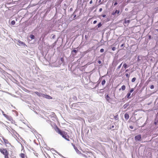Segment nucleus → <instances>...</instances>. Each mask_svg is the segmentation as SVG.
I'll return each instance as SVG.
<instances>
[{
    "instance_id": "obj_5",
    "label": "nucleus",
    "mask_w": 158,
    "mask_h": 158,
    "mask_svg": "<svg viewBox=\"0 0 158 158\" xmlns=\"http://www.w3.org/2000/svg\"><path fill=\"white\" fill-rule=\"evenodd\" d=\"M6 118L10 121H11L12 123H15V121L13 120L12 118L11 117L8 116V117Z\"/></svg>"
},
{
    "instance_id": "obj_11",
    "label": "nucleus",
    "mask_w": 158,
    "mask_h": 158,
    "mask_svg": "<svg viewBox=\"0 0 158 158\" xmlns=\"http://www.w3.org/2000/svg\"><path fill=\"white\" fill-rule=\"evenodd\" d=\"M124 117L125 119L127 120L129 118V115L127 113H126L124 115Z\"/></svg>"
},
{
    "instance_id": "obj_4",
    "label": "nucleus",
    "mask_w": 158,
    "mask_h": 158,
    "mask_svg": "<svg viewBox=\"0 0 158 158\" xmlns=\"http://www.w3.org/2000/svg\"><path fill=\"white\" fill-rule=\"evenodd\" d=\"M43 97L45 98L48 99H52V98L51 96L47 94H43Z\"/></svg>"
},
{
    "instance_id": "obj_14",
    "label": "nucleus",
    "mask_w": 158,
    "mask_h": 158,
    "mask_svg": "<svg viewBox=\"0 0 158 158\" xmlns=\"http://www.w3.org/2000/svg\"><path fill=\"white\" fill-rule=\"evenodd\" d=\"M126 89V87H125V86L124 85H123L122 86V87H121V88H120L119 89V91L121 90V89H122V90H125Z\"/></svg>"
},
{
    "instance_id": "obj_18",
    "label": "nucleus",
    "mask_w": 158,
    "mask_h": 158,
    "mask_svg": "<svg viewBox=\"0 0 158 158\" xmlns=\"http://www.w3.org/2000/svg\"><path fill=\"white\" fill-rule=\"evenodd\" d=\"M130 20H127L126 19H125L124 23L125 24L129 23H130Z\"/></svg>"
},
{
    "instance_id": "obj_26",
    "label": "nucleus",
    "mask_w": 158,
    "mask_h": 158,
    "mask_svg": "<svg viewBox=\"0 0 158 158\" xmlns=\"http://www.w3.org/2000/svg\"><path fill=\"white\" fill-rule=\"evenodd\" d=\"M114 118L115 120H118V115L117 114L116 116H114Z\"/></svg>"
},
{
    "instance_id": "obj_9",
    "label": "nucleus",
    "mask_w": 158,
    "mask_h": 158,
    "mask_svg": "<svg viewBox=\"0 0 158 158\" xmlns=\"http://www.w3.org/2000/svg\"><path fill=\"white\" fill-rule=\"evenodd\" d=\"M78 11V10H75V12H74V13L72 15V17L73 16V19H76L75 17L77 16L76 13L77 12V11Z\"/></svg>"
},
{
    "instance_id": "obj_53",
    "label": "nucleus",
    "mask_w": 158,
    "mask_h": 158,
    "mask_svg": "<svg viewBox=\"0 0 158 158\" xmlns=\"http://www.w3.org/2000/svg\"><path fill=\"white\" fill-rule=\"evenodd\" d=\"M156 30L158 31V29H156Z\"/></svg>"
},
{
    "instance_id": "obj_16",
    "label": "nucleus",
    "mask_w": 158,
    "mask_h": 158,
    "mask_svg": "<svg viewBox=\"0 0 158 158\" xmlns=\"http://www.w3.org/2000/svg\"><path fill=\"white\" fill-rule=\"evenodd\" d=\"M106 100L108 101H109L110 100V97L108 96V95H107L106 97Z\"/></svg>"
},
{
    "instance_id": "obj_41",
    "label": "nucleus",
    "mask_w": 158,
    "mask_h": 158,
    "mask_svg": "<svg viewBox=\"0 0 158 158\" xmlns=\"http://www.w3.org/2000/svg\"><path fill=\"white\" fill-rule=\"evenodd\" d=\"M124 44H123L121 45V47H122L123 46H124Z\"/></svg>"
},
{
    "instance_id": "obj_50",
    "label": "nucleus",
    "mask_w": 158,
    "mask_h": 158,
    "mask_svg": "<svg viewBox=\"0 0 158 158\" xmlns=\"http://www.w3.org/2000/svg\"><path fill=\"white\" fill-rule=\"evenodd\" d=\"M149 38H151V35H149Z\"/></svg>"
},
{
    "instance_id": "obj_42",
    "label": "nucleus",
    "mask_w": 158,
    "mask_h": 158,
    "mask_svg": "<svg viewBox=\"0 0 158 158\" xmlns=\"http://www.w3.org/2000/svg\"><path fill=\"white\" fill-rule=\"evenodd\" d=\"M5 158H9L8 155L5 156Z\"/></svg>"
},
{
    "instance_id": "obj_44",
    "label": "nucleus",
    "mask_w": 158,
    "mask_h": 158,
    "mask_svg": "<svg viewBox=\"0 0 158 158\" xmlns=\"http://www.w3.org/2000/svg\"><path fill=\"white\" fill-rule=\"evenodd\" d=\"M56 36L55 35H53L52 37V39H54L55 38Z\"/></svg>"
},
{
    "instance_id": "obj_54",
    "label": "nucleus",
    "mask_w": 158,
    "mask_h": 158,
    "mask_svg": "<svg viewBox=\"0 0 158 158\" xmlns=\"http://www.w3.org/2000/svg\"><path fill=\"white\" fill-rule=\"evenodd\" d=\"M154 123L155 124H156V122H155Z\"/></svg>"
},
{
    "instance_id": "obj_57",
    "label": "nucleus",
    "mask_w": 158,
    "mask_h": 158,
    "mask_svg": "<svg viewBox=\"0 0 158 158\" xmlns=\"http://www.w3.org/2000/svg\"><path fill=\"white\" fill-rule=\"evenodd\" d=\"M79 17V16H77V17Z\"/></svg>"
},
{
    "instance_id": "obj_2",
    "label": "nucleus",
    "mask_w": 158,
    "mask_h": 158,
    "mask_svg": "<svg viewBox=\"0 0 158 158\" xmlns=\"http://www.w3.org/2000/svg\"><path fill=\"white\" fill-rule=\"evenodd\" d=\"M1 152L5 155V156L8 155V153L6 149H0Z\"/></svg>"
},
{
    "instance_id": "obj_27",
    "label": "nucleus",
    "mask_w": 158,
    "mask_h": 158,
    "mask_svg": "<svg viewBox=\"0 0 158 158\" xmlns=\"http://www.w3.org/2000/svg\"><path fill=\"white\" fill-rule=\"evenodd\" d=\"M15 21L14 20L12 21L11 22V23L12 25H14L15 24Z\"/></svg>"
},
{
    "instance_id": "obj_25",
    "label": "nucleus",
    "mask_w": 158,
    "mask_h": 158,
    "mask_svg": "<svg viewBox=\"0 0 158 158\" xmlns=\"http://www.w3.org/2000/svg\"><path fill=\"white\" fill-rule=\"evenodd\" d=\"M106 83V81L105 80H103L102 82V85H104Z\"/></svg>"
},
{
    "instance_id": "obj_23",
    "label": "nucleus",
    "mask_w": 158,
    "mask_h": 158,
    "mask_svg": "<svg viewBox=\"0 0 158 158\" xmlns=\"http://www.w3.org/2000/svg\"><path fill=\"white\" fill-rule=\"evenodd\" d=\"M77 49V48H76V49H74V50H73L72 52H74L75 53H77V52L78 51V49Z\"/></svg>"
},
{
    "instance_id": "obj_38",
    "label": "nucleus",
    "mask_w": 158,
    "mask_h": 158,
    "mask_svg": "<svg viewBox=\"0 0 158 158\" xmlns=\"http://www.w3.org/2000/svg\"><path fill=\"white\" fill-rule=\"evenodd\" d=\"M97 21L96 20H95L93 22V23L94 24H95L96 23H97Z\"/></svg>"
},
{
    "instance_id": "obj_32",
    "label": "nucleus",
    "mask_w": 158,
    "mask_h": 158,
    "mask_svg": "<svg viewBox=\"0 0 158 158\" xmlns=\"http://www.w3.org/2000/svg\"><path fill=\"white\" fill-rule=\"evenodd\" d=\"M60 61H62V62L64 61V59L63 57H61L60 59Z\"/></svg>"
},
{
    "instance_id": "obj_51",
    "label": "nucleus",
    "mask_w": 158,
    "mask_h": 158,
    "mask_svg": "<svg viewBox=\"0 0 158 158\" xmlns=\"http://www.w3.org/2000/svg\"><path fill=\"white\" fill-rule=\"evenodd\" d=\"M99 10H102V8H100V9H99Z\"/></svg>"
},
{
    "instance_id": "obj_45",
    "label": "nucleus",
    "mask_w": 158,
    "mask_h": 158,
    "mask_svg": "<svg viewBox=\"0 0 158 158\" xmlns=\"http://www.w3.org/2000/svg\"><path fill=\"white\" fill-rule=\"evenodd\" d=\"M92 0H91V1H90V2H89V3H90V4H92Z\"/></svg>"
},
{
    "instance_id": "obj_28",
    "label": "nucleus",
    "mask_w": 158,
    "mask_h": 158,
    "mask_svg": "<svg viewBox=\"0 0 158 158\" xmlns=\"http://www.w3.org/2000/svg\"><path fill=\"white\" fill-rule=\"evenodd\" d=\"M136 79V78L135 77H133L131 80L132 82H134L135 81Z\"/></svg>"
},
{
    "instance_id": "obj_3",
    "label": "nucleus",
    "mask_w": 158,
    "mask_h": 158,
    "mask_svg": "<svg viewBox=\"0 0 158 158\" xmlns=\"http://www.w3.org/2000/svg\"><path fill=\"white\" fill-rule=\"evenodd\" d=\"M141 139V135H138L135 137V140L136 141H140Z\"/></svg>"
},
{
    "instance_id": "obj_30",
    "label": "nucleus",
    "mask_w": 158,
    "mask_h": 158,
    "mask_svg": "<svg viewBox=\"0 0 158 158\" xmlns=\"http://www.w3.org/2000/svg\"><path fill=\"white\" fill-rule=\"evenodd\" d=\"M114 126L113 125L111 126L110 127V129H113V130H114Z\"/></svg>"
},
{
    "instance_id": "obj_17",
    "label": "nucleus",
    "mask_w": 158,
    "mask_h": 158,
    "mask_svg": "<svg viewBox=\"0 0 158 158\" xmlns=\"http://www.w3.org/2000/svg\"><path fill=\"white\" fill-rule=\"evenodd\" d=\"M130 95H131V93H128L127 94L126 97H127V98H131Z\"/></svg>"
},
{
    "instance_id": "obj_37",
    "label": "nucleus",
    "mask_w": 158,
    "mask_h": 158,
    "mask_svg": "<svg viewBox=\"0 0 158 158\" xmlns=\"http://www.w3.org/2000/svg\"><path fill=\"white\" fill-rule=\"evenodd\" d=\"M98 63L99 64H101V63H102V62L101 60H98Z\"/></svg>"
},
{
    "instance_id": "obj_12",
    "label": "nucleus",
    "mask_w": 158,
    "mask_h": 158,
    "mask_svg": "<svg viewBox=\"0 0 158 158\" xmlns=\"http://www.w3.org/2000/svg\"><path fill=\"white\" fill-rule=\"evenodd\" d=\"M2 139L3 140L4 142L6 144H8L9 143V142L7 139H5L3 137H2Z\"/></svg>"
},
{
    "instance_id": "obj_21",
    "label": "nucleus",
    "mask_w": 158,
    "mask_h": 158,
    "mask_svg": "<svg viewBox=\"0 0 158 158\" xmlns=\"http://www.w3.org/2000/svg\"><path fill=\"white\" fill-rule=\"evenodd\" d=\"M2 113L3 114V115L6 118H7V117H8V116H9L7 115L6 114H4V112L3 111H2Z\"/></svg>"
},
{
    "instance_id": "obj_55",
    "label": "nucleus",
    "mask_w": 158,
    "mask_h": 158,
    "mask_svg": "<svg viewBox=\"0 0 158 158\" xmlns=\"http://www.w3.org/2000/svg\"><path fill=\"white\" fill-rule=\"evenodd\" d=\"M99 11H100V12H101L102 10H99Z\"/></svg>"
},
{
    "instance_id": "obj_22",
    "label": "nucleus",
    "mask_w": 158,
    "mask_h": 158,
    "mask_svg": "<svg viewBox=\"0 0 158 158\" xmlns=\"http://www.w3.org/2000/svg\"><path fill=\"white\" fill-rule=\"evenodd\" d=\"M102 26V24L101 23H99L98 25H97V26L98 27V28H99L101 26Z\"/></svg>"
},
{
    "instance_id": "obj_29",
    "label": "nucleus",
    "mask_w": 158,
    "mask_h": 158,
    "mask_svg": "<svg viewBox=\"0 0 158 158\" xmlns=\"http://www.w3.org/2000/svg\"><path fill=\"white\" fill-rule=\"evenodd\" d=\"M51 150H52L53 151H54L57 154H58L60 156H62V155L61 154H60L58 152H57L56 151L54 150V149L53 148H52Z\"/></svg>"
},
{
    "instance_id": "obj_7",
    "label": "nucleus",
    "mask_w": 158,
    "mask_h": 158,
    "mask_svg": "<svg viewBox=\"0 0 158 158\" xmlns=\"http://www.w3.org/2000/svg\"><path fill=\"white\" fill-rule=\"evenodd\" d=\"M119 13V10H115L114 12H113L112 14L113 15H114L115 16L118 15V14Z\"/></svg>"
},
{
    "instance_id": "obj_36",
    "label": "nucleus",
    "mask_w": 158,
    "mask_h": 158,
    "mask_svg": "<svg viewBox=\"0 0 158 158\" xmlns=\"http://www.w3.org/2000/svg\"><path fill=\"white\" fill-rule=\"evenodd\" d=\"M125 75L127 77L129 78V75L128 73H126Z\"/></svg>"
},
{
    "instance_id": "obj_43",
    "label": "nucleus",
    "mask_w": 158,
    "mask_h": 158,
    "mask_svg": "<svg viewBox=\"0 0 158 158\" xmlns=\"http://www.w3.org/2000/svg\"><path fill=\"white\" fill-rule=\"evenodd\" d=\"M130 128L131 129H133V126H130Z\"/></svg>"
},
{
    "instance_id": "obj_52",
    "label": "nucleus",
    "mask_w": 158,
    "mask_h": 158,
    "mask_svg": "<svg viewBox=\"0 0 158 158\" xmlns=\"http://www.w3.org/2000/svg\"><path fill=\"white\" fill-rule=\"evenodd\" d=\"M73 10V9L72 8H71L70 9V10Z\"/></svg>"
},
{
    "instance_id": "obj_15",
    "label": "nucleus",
    "mask_w": 158,
    "mask_h": 158,
    "mask_svg": "<svg viewBox=\"0 0 158 158\" xmlns=\"http://www.w3.org/2000/svg\"><path fill=\"white\" fill-rule=\"evenodd\" d=\"M129 106V104L128 103H126L124 105V106H123V108L124 109H126L127 106Z\"/></svg>"
},
{
    "instance_id": "obj_48",
    "label": "nucleus",
    "mask_w": 158,
    "mask_h": 158,
    "mask_svg": "<svg viewBox=\"0 0 158 158\" xmlns=\"http://www.w3.org/2000/svg\"><path fill=\"white\" fill-rule=\"evenodd\" d=\"M128 71H129V70H128V69H127V70H126L125 72H128Z\"/></svg>"
},
{
    "instance_id": "obj_20",
    "label": "nucleus",
    "mask_w": 158,
    "mask_h": 158,
    "mask_svg": "<svg viewBox=\"0 0 158 158\" xmlns=\"http://www.w3.org/2000/svg\"><path fill=\"white\" fill-rule=\"evenodd\" d=\"M20 156L21 158H25V154L23 153H21L20 154Z\"/></svg>"
},
{
    "instance_id": "obj_1",
    "label": "nucleus",
    "mask_w": 158,
    "mask_h": 158,
    "mask_svg": "<svg viewBox=\"0 0 158 158\" xmlns=\"http://www.w3.org/2000/svg\"><path fill=\"white\" fill-rule=\"evenodd\" d=\"M57 129L56 132L60 134L63 138L68 141H70L69 138V136L66 132L64 131H61L58 128H57Z\"/></svg>"
},
{
    "instance_id": "obj_13",
    "label": "nucleus",
    "mask_w": 158,
    "mask_h": 158,
    "mask_svg": "<svg viewBox=\"0 0 158 158\" xmlns=\"http://www.w3.org/2000/svg\"><path fill=\"white\" fill-rule=\"evenodd\" d=\"M119 62L118 60H116L114 61V67H116L118 64Z\"/></svg>"
},
{
    "instance_id": "obj_39",
    "label": "nucleus",
    "mask_w": 158,
    "mask_h": 158,
    "mask_svg": "<svg viewBox=\"0 0 158 158\" xmlns=\"http://www.w3.org/2000/svg\"><path fill=\"white\" fill-rule=\"evenodd\" d=\"M102 17L105 18L106 16V15H102Z\"/></svg>"
},
{
    "instance_id": "obj_34",
    "label": "nucleus",
    "mask_w": 158,
    "mask_h": 158,
    "mask_svg": "<svg viewBox=\"0 0 158 158\" xmlns=\"http://www.w3.org/2000/svg\"><path fill=\"white\" fill-rule=\"evenodd\" d=\"M154 86L153 85H152L150 86V88L151 89H153L154 88Z\"/></svg>"
},
{
    "instance_id": "obj_33",
    "label": "nucleus",
    "mask_w": 158,
    "mask_h": 158,
    "mask_svg": "<svg viewBox=\"0 0 158 158\" xmlns=\"http://www.w3.org/2000/svg\"><path fill=\"white\" fill-rule=\"evenodd\" d=\"M134 91V89L133 88H131L130 90V93H132L133 91Z\"/></svg>"
},
{
    "instance_id": "obj_6",
    "label": "nucleus",
    "mask_w": 158,
    "mask_h": 158,
    "mask_svg": "<svg viewBox=\"0 0 158 158\" xmlns=\"http://www.w3.org/2000/svg\"><path fill=\"white\" fill-rule=\"evenodd\" d=\"M18 44L19 46H24L25 45V44L23 42L19 40L18 41Z\"/></svg>"
},
{
    "instance_id": "obj_40",
    "label": "nucleus",
    "mask_w": 158,
    "mask_h": 158,
    "mask_svg": "<svg viewBox=\"0 0 158 158\" xmlns=\"http://www.w3.org/2000/svg\"><path fill=\"white\" fill-rule=\"evenodd\" d=\"M85 37L86 39H87L88 38V36L86 35H85Z\"/></svg>"
},
{
    "instance_id": "obj_24",
    "label": "nucleus",
    "mask_w": 158,
    "mask_h": 158,
    "mask_svg": "<svg viewBox=\"0 0 158 158\" xmlns=\"http://www.w3.org/2000/svg\"><path fill=\"white\" fill-rule=\"evenodd\" d=\"M30 37L31 39H34L35 38V36L32 35H30Z\"/></svg>"
},
{
    "instance_id": "obj_35",
    "label": "nucleus",
    "mask_w": 158,
    "mask_h": 158,
    "mask_svg": "<svg viewBox=\"0 0 158 158\" xmlns=\"http://www.w3.org/2000/svg\"><path fill=\"white\" fill-rule=\"evenodd\" d=\"M112 49L113 51H115L116 50V48L115 47H113L112 48Z\"/></svg>"
},
{
    "instance_id": "obj_8",
    "label": "nucleus",
    "mask_w": 158,
    "mask_h": 158,
    "mask_svg": "<svg viewBox=\"0 0 158 158\" xmlns=\"http://www.w3.org/2000/svg\"><path fill=\"white\" fill-rule=\"evenodd\" d=\"M35 93L39 97H43V94H42L38 92H35Z\"/></svg>"
},
{
    "instance_id": "obj_31",
    "label": "nucleus",
    "mask_w": 158,
    "mask_h": 158,
    "mask_svg": "<svg viewBox=\"0 0 158 158\" xmlns=\"http://www.w3.org/2000/svg\"><path fill=\"white\" fill-rule=\"evenodd\" d=\"M104 49L102 48L100 50V52L102 53L103 52H104Z\"/></svg>"
},
{
    "instance_id": "obj_49",
    "label": "nucleus",
    "mask_w": 158,
    "mask_h": 158,
    "mask_svg": "<svg viewBox=\"0 0 158 158\" xmlns=\"http://www.w3.org/2000/svg\"><path fill=\"white\" fill-rule=\"evenodd\" d=\"M117 4V3L116 2L114 4V5H116Z\"/></svg>"
},
{
    "instance_id": "obj_56",
    "label": "nucleus",
    "mask_w": 158,
    "mask_h": 158,
    "mask_svg": "<svg viewBox=\"0 0 158 158\" xmlns=\"http://www.w3.org/2000/svg\"><path fill=\"white\" fill-rule=\"evenodd\" d=\"M127 10V9H126L125 10Z\"/></svg>"
},
{
    "instance_id": "obj_19",
    "label": "nucleus",
    "mask_w": 158,
    "mask_h": 158,
    "mask_svg": "<svg viewBox=\"0 0 158 158\" xmlns=\"http://www.w3.org/2000/svg\"><path fill=\"white\" fill-rule=\"evenodd\" d=\"M122 63L119 65L118 66V67L117 68V69H116V70H117L118 69H119L121 67V66H122Z\"/></svg>"
},
{
    "instance_id": "obj_46",
    "label": "nucleus",
    "mask_w": 158,
    "mask_h": 158,
    "mask_svg": "<svg viewBox=\"0 0 158 158\" xmlns=\"http://www.w3.org/2000/svg\"><path fill=\"white\" fill-rule=\"evenodd\" d=\"M0 123L3 124L4 126H6V125L4 124L2 122H0Z\"/></svg>"
},
{
    "instance_id": "obj_47",
    "label": "nucleus",
    "mask_w": 158,
    "mask_h": 158,
    "mask_svg": "<svg viewBox=\"0 0 158 158\" xmlns=\"http://www.w3.org/2000/svg\"><path fill=\"white\" fill-rule=\"evenodd\" d=\"M72 144V145H73V146L74 147H75V145H74V144H73V143H72V144Z\"/></svg>"
},
{
    "instance_id": "obj_10",
    "label": "nucleus",
    "mask_w": 158,
    "mask_h": 158,
    "mask_svg": "<svg viewBox=\"0 0 158 158\" xmlns=\"http://www.w3.org/2000/svg\"><path fill=\"white\" fill-rule=\"evenodd\" d=\"M128 66H127V64H126V63H124L123 64V66L121 69V71L122 70V69H123V68L124 67L125 69H126L128 67Z\"/></svg>"
}]
</instances>
